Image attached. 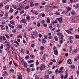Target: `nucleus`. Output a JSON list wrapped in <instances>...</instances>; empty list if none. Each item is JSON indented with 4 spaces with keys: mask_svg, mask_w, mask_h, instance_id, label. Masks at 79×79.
Wrapping results in <instances>:
<instances>
[{
    "mask_svg": "<svg viewBox=\"0 0 79 79\" xmlns=\"http://www.w3.org/2000/svg\"><path fill=\"white\" fill-rule=\"evenodd\" d=\"M37 35V33L36 32H34L33 33V34L32 35V37L33 38H34V37H35V35Z\"/></svg>",
    "mask_w": 79,
    "mask_h": 79,
    "instance_id": "1",
    "label": "nucleus"
},
{
    "mask_svg": "<svg viewBox=\"0 0 79 79\" xmlns=\"http://www.w3.org/2000/svg\"><path fill=\"white\" fill-rule=\"evenodd\" d=\"M40 49L42 51H41V53H40V54H43V50H44V47L43 46H41L40 47Z\"/></svg>",
    "mask_w": 79,
    "mask_h": 79,
    "instance_id": "2",
    "label": "nucleus"
},
{
    "mask_svg": "<svg viewBox=\"0 0 79 79\" xmlns=\"http://www.w3.org/2000/svg\"><path fill=\"white\" fill-rule=\"evenodd\" d=\"M57 19H58V21H59L60 23H63V19L62 18V17L59 18Z\"/></svg>",
    "mask_w": 79,
    "mask_h": 79,
    "instance_id": "3",
    "label": "nucleus"
},
{
    "mask_svg": "<svg viewBox=\"0 0 79 79\" xmlns=\"http://www.w3.org/2000/svg\"><path fill=\"white\" fill-rule=\"evenodd\" d=\"M54 53L55 55H57L58 54V51L56 49H55L54 51Z\"/></svg>",
    "mask_w": 79,
    "mask_h": 79,
    "instance_id": "4",
    "label": "nucleus"
},
{
    "mask_svg": "<svg viewBox=\"0 0 79 79\" xmlns=\"http://www.w3.org/2000/svg\"><path fill=\"white\" fill-rule=\"evenodd\" d=\"M0 27H1V29L2 30H3V31H4V30H5V28H3V27H4V26L3 25H0Z\"/></svg>",
    "mask_w": 79,
    "mask_h": 79,
    "instance_id": "5",
    "label": "nucleus"
},
{
    "mask_svg": "<svg viewBox=\"0 0 79 79\" xmlns=\"http://www.w3.org/2000/svg\"><path fill=\"white\" fill-rule=\"evenodd\" d=\"M67 63L68 64H71V63H72V62H71V60L69 59V60L67 61Z\"/></svg>",
    "mask_w": 79,
    "mask_h": 79,
    "instance_id": "6",
    "label": "nucleus"
},
{
    "mask_svg": "<svg viewBox=\"0 0 79 79\" xmlns=\"http://www.w3.org/2000/svg\"><path fill=\"white\" fill-rule=\"evenodd\" d=\"M63 37H64V36H63V35H61L59 37V39H60V40H62V39H63Z\"/></svg>",
    "mask_w": 79,
    "mask_h": 79,
    "instance_id": "7",
    "label": "nucleus"
},
{
    "mask_svg": "<svg viewBox=\"0 0 79 79\" xmlns=\"http://www.w3.org/2000/svg\"><path fill=\"white\" fill-rule=\"evenodd\" d=\"M77 20V18H73L71 20L72 21H76Z\"/></svg>",
    "mask_w": 79,
    "mask_h": 79,
    "instance_id": "8",
    "label": "nucleus"
},
{
    "mask_svg": "<svg viewBox=\"0 0 79 79\" xmlns=\"http://www.w3.org/2000/svg\"><path fill=\"white\" fill-rule=\"evenodd\" d=\"M77 5L76 6V5H73V7H74V8H75L76 9H77V8H79V6H78V4H77Z\"/></svg>",
    "mask_w": 79,
    "mask_h": 79,
    "instance_id": "9",
    "label": "nucleus"
},
{
    "mask_svg": "<svg viewBox=\"0 0 79 79\" xmlns=\"http://www.w3.org/2000/svg\"><path fill=\"white\" fill-rule=\"evenodd\" d=\"M46 39H45L44 38H43L42 40V42L43 43H45V42H47V41H46V40H45Z\"/></svg>",
    "mask_w": 79,
    "mask_h": 79,
    "instance_id": "10",
    "label": "nucleus"
},
{
    "mask_svg": "<svg viewBox=\"0 0 79 79\" xmlns=\"http://www.w3.org/2000/svg\"><path fill=\"white\" fill-rule=\"evenodd\" d=\"M4 14L3 12H1L0 13V17H2L3 15Z\"/></svg>",
    "mask_w": 79,
    "mask_h": 79,
    "instance_id": "11",
    "label": "nucleus"
},
{
    "mask_svg": "<svg viewBox=\"0 0 79 79\" xmlns=\"http://www.w3.org/2000/svg\"><path fill=\"white\" fill-rule=\"evenodd\" d=\"M66 32L68 33V34H72V33H71V31H69V30H66Z\"/></svg>",
    "mask_w": 79,
    "mask_h": 79,
    "instance_id": "12",
    "label": "nucleus"
},
{
    "mask_svg": "<svg viewBox=\"0 0 79 79\" xmlns=\"http://www.w3.org/2000/svg\"><path fill=\"white\" fill-rule=\"evenodd\" d=\"M63 14H68V11H64L62 12Z\"/></svg>",
    "mask_w": 79,
    "mask_h": 79,
    "instance_id": "13",
    "label": "nucleus"
},
{
    "mask_svg": "<svg viewBox=\"0 0 79 79\" xmlns=\"http://www.w3.org/2000/svg\"><path fill=\"white\" fill-rule=\"evenodd\" d=\"M35 79H39V77L37 75H35Z\"/></svg>",
    "mask_w": 79,
    "mask_h": 79,
    "instance_id": "14",
    "label": "nucleus"
},
{
    "mask_svg": "<svg viewBox=\"0 0 79 79\" xmlns=\"http://www.w3.org/2000/svg\"><path fill=\"white\" fill-rule=\"evenodd\" d=\"M14 43L15 44H17V45L18 46H19V43H18V42H17V41H16V40H15Z\"/></svg>",
    "mask_w": 79,
    "mask_h": 79,
    "instance_id": "15",
    "label": "nucleus"
},
{
    "mask_svg": "<svg viewBox=\"0 0 79 79\" xmlns=\"http://www.w3.org/2000/svg\"><path fill=\"white\" fill-rule=\"evenodd\" d=\"M19 6L20 8H18L17 9L18 10H21V6H22V5L21 4H19Z\"/></svg>",
    "mask_w": 79,
    "mask_h": 79,
    "instance_id": "16",
    "label": "nucleus"
},
{
    "mask_svg": "<svg viewBox=\"0 0 79 79\" xmlns=\"http://www.w3.org/2000/svg\"><path fill=\"white\" fill-rule=\"evenodd\" d=\"M20 51L21 52H22V53H23V54H24V50L23 48L21 49Z\"/></svg>",
    "mask_w": 79,
    "mask_h": 79,
    "instance_id": "17",
    "label": "nucleus"
},
{
    "mask_svg": "<svg viewBox=\"0 0 79 79\" xmlns=\"http://www.w3.org/2000/svg\"><path fill=\"white\" fill-rule=\"evenodd\" d=\"M45 56L44 55L42 59L43 61L44 62L45 61Z\"/></svg>",
    "mask_w": 79,
    "mask_h": 79,
    "instance_id": "18",
    "label": "nucleus"
},
{
    "mask_svg": "<svg viewBox=\"0 0 79 79\" xmlns=\"http://www.w3.org/2000/svg\"><path fill=\"white\" fill-rule=\"evenodd\" d=\"M22 21L23 23H26V20L25 19H22Z\"/></svg>",
    "mask_w": 79,
    "mask_h": 79,
    "instance_id": "19",
    "label": "nucleus"
},
{
    "mask_svg": "<svg viewBox=\"0 0 79 79\" xmlns=\"http://www.w3.org/2000/svg\"><path fill=\"white\" fill-rule=\"evenodd\" d=\"M34 62V60L33 61V60H31L30 61H28V63H33Z\"/></svg>",
    "mask_w": 79,
    "mask_h": 79,
    "instance_id": "20",
    "label": "nucleus"
},
{
    "mask_svg": "<svg viewBox=\"0 0 79 79\" xmlns=\"http://www.w3.org/2000/svg\"><path fill=\"white\" fill-rule=\"evenodd\" d=\"M71 14L72 15H76V14L74 13V10H72Z\"/></svg>",
    "mask_w": 79,
    "mask_h": 79,
    "instance_id": "21",
    "label": "nucleus"
},
{
    "mask_svg": "<svg viewBox=\"0 0 79 79\" xmlns=\"http://www.w3.org/2000/svg\"><path fill=\"white\" fill-rule=\"evenodd\" d=\"M33 13H34V14H35V15H38V13L35 11V10L33 11Z\"/></svg>",
    "mask_w": 79,
    "mask_h": 79,
    "instance_id": "22",
    "label": "nucleus"
},
{
    "mask_svg": "<svg viewBox=\"0 0 79 79\" xmlns=\"http://www.w3.org/2000/svg\"><path fill=\"white\" fill-rule=\"evenodd\" d=\"M54 38L56 41H58V37H57V36H55Z\"/></svg>",
    "mask_w": 79,
    "mask_h": 79,
    "instance_id": "23",
    "label": "nucleus"
},
{
    "mask_svg": "<svg viewBox=\"0 0 79 79\" xmlns=\"http://www.w3.org/2000/svg\"><path fill=\"white\" fill-rule=\"evenodd\" d=\"M9 12H10V13H13V9L11 8L9 10Z\"/></svg>",
    "mask_w": 79,
    "mask_h": 79,
    "instance_id": "24",
    "label": "nucleus"
},
{
    "mask_svg": "<svg viewBox=\"0 0 79 79\" xmlns=\"http://www.w3.org/2000/svg\"><path fill=\"white\" fill-rule=\"evenodd\" d=\"M26 19L29 20L30 19V17L29 15H27L26 17Z\"/></svg>",
    "mask_w": 79,
    "mask_h": 79,
    "instance_id": "25",
    "label": "nucleus"
},
{
    "mask_svg": "<svg viewBox=\"0 0 79 79\" xmlns=\"http://www.w3.org/2000/svg\"><path fill=\"white\" fill-rule=\"evenodd\" d=\"M5 8L6 10H8V9L9 8V6H8V5L6 6H5Z\"/></svg>",
    "mask_w": 79,
    "mask_h": 79,
    "instance_id": "26",
    "label": "nucleus"
},
{
    "mask_svg": "<svg viewBox=\"0 0 79 79\" xmlns=\"http://www.w3.org/2000/svg\"><path fill=\"white\" fill-rule=\"evenodd\" d=\"M43 26L44 27H47V24L46 23H44Z\"/></svg>",
    "mask_w": 79,
    "mask_h": 79,
    "instance_id": "27",
    "label": "nucleus"
},
{
    "mask_svg": "<svg viewBox=\"0 0 79 79\" xmlns=\"http://www.w3.org/2000/svg\"><path fill=\"white\" fill-rule=\"evenodd\" d=\"M24 65L25 67H26V68H27V63H26V62L24 63Z\"/></svg>",
    "mask_w": 79,
    "mask_h": 79,
    "instance_id": "28",
    "label": "nucleus"
},
{
    "mask_svg": "<svg viewBox=\"0 0 79 79\" xmlns=\"http://www.w3.org/2000/svg\"><path fill=\"white\" fill-rule=\"evenodd\" d=\"M57 34L58 35H59V36H60L61 35H62V34H61V33H60V32L58 33Z\"/></svg>",
    "mask_w": 79,
    "mask_h": 79,
    "instance_id": "29",
    "label": "nucleus"
},
{
    "mask_svg": "<svg viewBox=\"0 0 79 79\" xmlns=\"http://www.w3.org/2000/svg\"><path fill=\"white\" fill-rule=\"evenodd\" d=\"M5 36L7 38V39H9V36L8 35L5 34Z\"/></svg>",
    "mask_w": 79,
    "mask_h": 79,
    "instance_id": "30",
    "label": "nucleus"
},
{
    "mask_svg": "<svg viewBox=\"0 0 79 79\" xmlns=\"http://www.w3.org/2000/svg\"><path fill=\"white\" fill-rule=\"evenodd\" d=\"M3 3L2 2L0 3V7H3Z\"/></svg>",
    "mask_w": 79,
    "mask_h": 79,
    "instance_id": "31",
    "label": "nucleus"
},
{
    "mask_svg": "<svg viewBox=\"0 0 79 79\" xmlns=\"http://www.w3.org/2000/svg\"><path fill=\"white\" fill-rule=\"evenodd\" d=\"M67 77H68V74L66 73V75L64 77V79H66L67 78Z\"/></svg>",
    "mask_w": 79,
    "mask_h": 79,
    "instance_id": "32",
    "label": "nucleus"
},
{
    "mask_svg": "<svg viewBox=\"0 0 79 79\" xmlns=\"http://www.w3.org/2000/svg\"><path fill=\"white\" fill-rule=\"evenodd\" d=\"M37 26L38 27H40V23L39 22H38L37 23Z\"/></svg>",
    "mask_w": 79,
    "mask_h": 79,
    "instance_id": "33",
    "label": "nucleus"
},
{
    "mask_svg": "<svg viewBox=\"0 0 79 79\" xmlns=\"http://www.w3.org/2000/svg\"><path fill=\"white\" fill-rule=\"evenodd\" d=\"M75 37L77 39H79V35H75Z\"/></svg>",
    "mask_w": 79,
    "mask_h": 79,
    "instance_id": "34",
    "label": "nucleus"
},
{
    "mask_svg": "<svg viewBox=\"0 0 79 79\" xmlns=\"http://www.w3.org/2000/svg\"><path fill=\"white\" fill-rule=\"evenodd\" d=\"M39 68L40 71H42L43 70V68L42 67V66H40Z\"/></svg>",
    "mask_w": 79,
    "mask_h": 79,
    "instance_id": "35",
    "label": "nucleus"
},
{
    "mask_svg": "<svg viewBox=\"0 0 79 79\" xmlns=\"http://www.w3.org/2000/svg\"><path fill=\"white\" fill-rule=\"evenodd\" d=\"M10 23L12 24H14V22L13 20L10 21Z\"/></svg>",
    "mask_w": 79,
    "mask_h": 79,
    "instance_id": "36",
    "label": "nucleus"
},
{
    "mask_svg": "<svg viewBox=\"0 0 79 79\" xmlns=\"http://www.w3.org/2000/svg\"><path fill=\"white\" fill-rule=\"evenodd\" d=\"M55 14L56 15H60V14L59 12H56L55 13Z\"/></svg>",
    "mask_w": 79,
    "mask_h": 79,
    "instance_id": "37",
    "label": "nucleus"
},
{
    "mask_svg": "<svg viewBox=\"0 0 79 79\" xmlns=\"http://www.w3.org/2000/svg\"><path fill=\"white\" fill-rule=\"evenodd\" d=\"M32 2H31V3L30 4V6L31 7H32L34 5V4H32Z\"/></svg>",
    "mask_w": 79,
    "mask_h": 79,
    "instance_id": "38",
    "label": "nucleus"
},
{
    "mask_svg": "<svg viewBox=\"0 0 79 79\" xmlns=\"http://www.w3.org/2000/svg\"><path fill=\"white\" fill-rule=\"evenodd\" d=\"M47 10H51V8L50 7H48L47 8Z\"/></svg>",
    "mask_w": 79,
    "mask_h": 79,
    "instance_id": "39",
    "label": "nucleus"
},
{
    "mask_svg": "<svg viewBox=\"0 0 79 79\" xmlns=\"http://www.w3.org/2000/svg\"><path fill=\"white\" fill-rule=\"evenodd\" d=\"M50 22V19H48V18H47V22L48 23H49V22Z\"/></svg>",
    "mask_w": 79,
    "mask_h": 79,
    "instance_id": "40",
    "label": "nucleus"
},
{
    "mask_svg": "<svg viewBox=\"0 0 79 79\" xmlns=\"http://www.w3.org/2000/svg\"><path fill=\"white\" fill-rule=\"evenodd\" d=\"M12 7H13V8H14V9H16V8H17V6L14 5L12 6Z\"/></svg>",
    "mask_w": 79,
    "mask_h": 79,
    "instance_id": "41",
    "label": "nucleus"
},
{
    "mask_svg": "<svg viewBox=\"0 0 79 79\" xmlns=\"http://www.w3.org/2000/svg\"><path fill=\"white\" fill-rule=\"evenodd\" d=\"M14 64L15 65V66H18V65L16 63V62L15 61H13Z\"/></svg>",
    "mask_w": 79,
    "mask_h": 79,
    "instance_id": "42",
    "label": "nucleus"
},
{
    "mask_svg": "<svg viewBox=\"0 0 79 79\" xmlns=\"http://www.w3.org/2000/svg\"><path fill=\"white\" fill-rule=\"evenodd\" d=\"M34 70H35V69H34V68H31V71H34Z\"/></svg>",
    "mask_w": 79,
    "mask_h": 79,
    "instance_id": "43",
    "label": "nucleus"
},
{
    "mask_svg": "<svg viewBox=\"0 0 79 79\" xmlns=\"http://www.w3.org/2000/svg\"><path fill=\"white\" fill-rule=\"evenodd\" d=\"M3 70H6V66H4L3 67Z\"/></svg>",
    "mask_w": 79,
    "mask_h": 79,
    "instance_id": "44",
    "label": "nucleus"
},
{
    "mask_svg": "<svg viewBox=\"0 0 79 79\" xmlns=\"http://www.w3.org/2000/svg\"><path fill=\"white\" fill-rule=\"evenodd\" d=\"M16 30H15V29H14L13 30L12 32H13V33H15L16 32Z\"/></svg>",
    "mask_w": 79,
    "mask_h": 79,
    "instance_id": "45",
    "label": "nucleus"
},
{
    "mask_svg": "<svg viewBox=\"0 0 79 79\" xmlns=\"http://www.w3.org/2000/svg\"><path fill=\"white\" fill-rule=\"evenodd\" d=\"M77 49L74 50L73 51L74 53H76V52H77Z\"/></svg>",
    "mask_w": 79,
    "mask_h": 79,
    "instance_id": "46",
    "label": "nucleus"
},
{
    "mask_svg": "<svg viewBox=\"0 0 79 79\" xmlns=\"http://www.w3.org/2000/svg\"><path fill=\"white\" fill-rule=\"evenodd\" d=\"M21 37H22V36H21L20 35H17V38H21Z\"/></svg>",
    "mask_w": 79,
    "mask_h": 79,
    "instance_id": "47",
    "label": "nucleus"
},
{
    "mask_svg": "<svg viewBox=\"0 0 79 79\" xmlns=\"http://www.w3.org/2000/svg\"><path fill=\"white\" fill-rule=\"evenodd\" d=\"M13 71H14V70L13 69H10V71L9 72V73H11V72Z\"/></svg>",
    "mask_w": 79,
    "mask_h": 79,
    "instance_id": "48",
    "label": "nucleus"
},
{
    "mask_svg": "<svg viewBox=\"0 0 79 79\" xmlns=\"http://www.w3.org/2000/svg\"><path fill=\"white\" fill-rule=\"evenodd\" d=\"M3 45L2 44L1 46L0 47V49H3Z\"/></svg>",
    "mask_w": 79,
    "mask_h": 79,
    "instance_id": "49",
    "label": "nucleus"
},
{
    "mask_svg": "<svg viewBox=\"0 0 79 79\" xmlns=\"http://www.w3.org/2000/svg\"><path fill=\"white\" fill-rule=\"evenodd\" d=\"M58 69H56V71H55V72L56 74H58V73H59V72H58Z\"/></svg>",
    "mask_w": 79,
    "mask_h": 79,
    "instance_id": "50",
    "label": "nucleus"
},
{
    "mask_svg": "<svg viewBox=\"0 0 79 79\" xmlns=\"http://www.w3.org/2000/svg\"><path fill=\"white\" fill-rule=\"evenodd\" d=\"M13 17H14L13 16V15L11 16V17H10L9 19H13Z\"/></svg>",
    "mask_w": 79,
    "mask_h": 79,
    "instance_id": "51",
    "label": "nucleus"
},
{
    "mask_svg": "<svg viewBox=\"0 0 79 79\" xmlns=\"http://www.w3.org/2000/svg\"><path fill=\"white\" fill-rule=\"evenodd\" d=\"M29 8V6H26L25 7V10H27V9H28Z\"/></svg>",
    "mask_w": 79,
    "mask_h": 79,
    "instance_id": "52",
    "label": "nucleus"
},
{
    "mask_svg": "<svg viewBox=\"0 0 79 79\" xmlns=\"http://www.w3.org/2000/svg\"><path fill=\"white\" fill-rule=\"evenodd\" d=\"M42 67L43 68H45V66L43 64H42Z\"/></svg>",
    "mask_w": 79,
    "mask_h": 79,
    "instance_id": "53",
    "label": "nucleus"
},
{
    "mask_svg": "<svg viewBox=\"0 0 79 79\" xmlns=\"http://www.w3.org/2000/svg\"><path fill=\"white\" fill-rule=\"evenodd\" d=\"M30 56L31 58H34V56L33 55H30Z\"/></svg>",
    "mask_w": 79,
    "mask_h": 79,
    "instance_id": "54",
    "label": "nucleus"
},
{
    "mask_svg": "<svg viewBox=\"0 0 79 79\" xmlns=\"http://www.w3.org/2000/svg\"><path fill=\"white\" fill-rule=\"evenodd\" d=\"M60 76L61 79H63V78H64V77L63 76V75L62 74H61L60 75Z\"/></svg>",
    "mask_w": 79,
    "mask_h": 79,
    "instance_id": "55",
    "label": "nucleus"
},
{
    "mask_svg": "<svg viewBox=\"0 0 79 79\" xmlns=\"http://www.w3.org/2000/svg\"><path fill=\"white\" fill-rule=\"evenodd\" d=\"M41 24H43V23H44V20H43L41 21Z\"/></svg>",
    "mask_w": 79,
    "mask_h": 79,
    "instance_id": "56",
    "label": "nucleus"
},
{
    "mask_svg": "<svg viewBox=\"0 0 79 79\" xmlns=\"http://www.w3.org/2000/svg\"><path fill=\"white\" fill-rule=\"evenodd\" d=\"M2 37H3V38L4 40H6L5 37V36H4V35H2Z\"/></svg>",
    "mask_w": 79,
    "mask_h": 79,
    "instance_id": "57",
    "label": "nucleus"
},
{
    "mask_svg": "<svg viewBox=\"0 0 79 79\" xmlns=\"http://www.w3.org/2000/svg\"><path fill=\"white\" fill-rule=\"evenodd\" d=\"M71 10V7H69L67 8L68 11H69V10Z\"/></svg>",
    "mask_w": 79,
    "mask_h": 79,
    "instance_id": "58",
    "label": "nucleus"
},
{
    "mask_svg": "<svg viewBox=\"0 0 79 79\" xmlns=\"http://www.w3.org/2000/svg\"><path fill=\"white\" fill-rule=\"evenodd\" d=\"M52 38V36H49L48 37V38L49 39H51Z\"/></svg>",
    "mask_w": 79,
    "mask_h": 79,
    "instance_id": "59",
    "label": "nucleus"
},
{
    "mask_svg": "<svg viewBox=\"0 0 79 79\" xmlns=\"http://www.w3.org/2000/svg\"><path fill=\"white\" fill-rule=\"evenodd\" d=\"M59 73H60V74H61L62 73H63V71L62 70H60Z\"/></svg>",
    "mask_w": 79,
    "mask_h": 79,
    "instance_id": "60",
    "label": "nucleus"
},
{
    "mask_svg": "<svg viewBox=\"0 0 79 79\" xmlns=\"http://www.w3.org/2000/svg\"><path fill=\"white\" fill-rule=\"evenodd\" d=\"M48 75H47L46 76L45 78L46 79H48L49 77H48Z\"/></svg>",
    "mask_w": 79,
    "mask_h": 79,
    "instance_id": "61",
    "label": "nucleus"
},
{
    "mask_svg": "<svg viewBox=\"0 0 79 79\" xmlns=\"http://www.w3.org/2000/svg\"><path fill=\"white\" fill-rule=\"evenodd\" d=\"M29 57V56H26L25 58L26 59H28Z\"/></svg>",
    "mask_w": 79,
    "mask_h": 79,
    "instance_id": "62",
    "label": "nucleus"
},
{
    "mask_svg": "<svg viewBox=\"0 0 79 79\" xmlns=\"http://www.w3.org/2000/svg\"><path fill=\"white\" fill-rule=\"evenodd\" d=\"M63 3H66V0H62Z\"/></svg>",
    "mask_w": 79,
    "mask_h": 79,
    "instance_id": "63",
    "label": "nucleus"
},
{
    "mask_svg": "<svg viewBox=\"0 0 79 79\" xmlns=\"http://www.w3.org/2000/svg\"><path fill=\"white\" fill-rule=\"evenodd\" d=\"M36 65H39V61H38V60H37L36 61Z\"/></svg>",
    "mask_w": 79,
    "mask_h": 79,
    "instance_id": "64",
    "label": "nucleus"
}]
</instances>
